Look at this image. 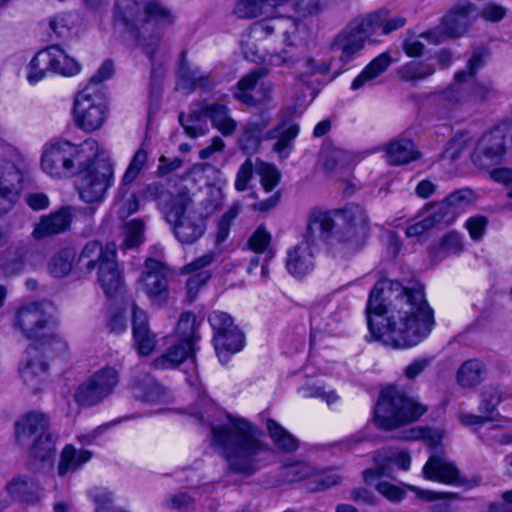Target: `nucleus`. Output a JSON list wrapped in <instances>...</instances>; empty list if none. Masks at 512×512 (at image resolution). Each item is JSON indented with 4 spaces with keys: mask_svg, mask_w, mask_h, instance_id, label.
<instances>
[{
    "mask_svg": "<svg viewBox=\"0 0 512 512\" xmlns=\"http://www.w3.org/2000/svg\"><path fill=\"white\" fill-rule=\"evenodd\" d=\"M194 352L189 343L178 340L153 363L158 369H168L189 358L185 380L195 389L199 406L193 415L202 425L210 427L211 447L226 461L228 471L250 477L260 470V455L268 451V445L261 439L262 432L255 424L246 418L222 412L207 397L199 379Z\"/></svg>",
    "mask_w": 512,
    "mask_h": 512,
    "instance_id": "1",
    "label": "nucleus"
},
{
    "mask_svg": "<svg viewBox=\"0 0 512 512\" xmlns=\"http://www.w3.org/2000/svg\"><path fill=\"white\" fill-rule=\"evenodd\" d=\"M366 316L371 338L395 349L418 345L435 323L420 283L407 287L389 279L379 280L371 289Z\"/></svg>",
    "mask_w": 512,
    "mask_h": 512,
    "instance_id": "2",
    "label": "nucleus"
},
{
    "mask_svg": "<svg viewBox=\"0 0 512 512\" xmlns=\"http://www.w3.org/2000/svg\"><path fill=\"white\" fill-rule=\"evenodd\" d=\"M148 191L166 210V220L173 225L174 234L181 243L191 244L202 237L206 229L205 219L189 210L192 200L186 188L169 195L162 185L153 183L148 186Z\"/></svg>",
    "mask_w": 512,
    "mask_h": 512,
    "instance_id": "3",
    "label": "nucleus"
},
{
    "mask_svg": "<svg viewBox=\"0 0 512 512\" xmlns=\"http://www.w3.org/2000/svg\"><path fill=\"white\" fill-rule=\"evenodd\" d=\"M115 19L121 21L138 43L149 42L150 36L161 34L156 30L171 26L175 21L172 11L159 0H150L141 8L135 1L133 5L122 10L116 3Z\"/></svg>",
    "mask_w": 512,
    "mask_h": 512,
    "instance_id": "4",
    "label": "nucleus"
},
{
    "mask_svg": "<svg viewBox=\"0 0 512 512\" xmlns=\"http://www.w3.org/2000/svg\"><path fill=\"white\" fill-rule=\"evenodd\" d=\"M17 445L29 449L30 457L46 461L53 457L57 436L51 430L50 416L38 410L21 415L14 423Z\"/></svg>",
    "mask_w": 512,
    "mask_h": 512,
    "instance_id": "5",
    "label": "nucleus"
},
{
    "mask_svg": "<svg viewBox=\"0 0 512 512\" xmlns=\"http://www.w3.org/2000/svg\"><path fill=\"white\" fill-rule=\"evenodd\" d=\"M427 407L396 387L383 389L374 411V422L383 430L417 421Z\"/></svg>",
    "mask_w": 512,
    "mask_h": 512,
    "instance_id": "6",
    "label": "nucleus"
},
{
    "mask_svg": "<svg viewBox=\"0 0 512 512\" xmlns=\"http://www.w3.org/2000/svg\"><path fill=\"white\" fill-rule=\"evenodd\" d=\"M98 155L96 140H86L80 145L68 141L56 142L47 147L41 158L43 171L55 178L75 174L91 158Z\"/></svg>",
    "mask_w": 512,
    "mask_h": 512,
    "instance_id": "7",
    "label": "nucleus"
},
{
    "mask_svg": "<svg viewBox=\"0 0 512 512\" xmlns=\"http://www.w3.org/2000/svg\"><path fill=\"white\" fill-rule=\"evenodd\" d=\"M113 184L114 167L109 161L91 158L78 169L75 186L79 198L86 203L103 202Z\"/></svg>",
    "mask_w": 512,
    "mask_h": 512,
    "instance_id": "8",
    "label": "nucleus"
},
{
    "mask_svg": "<svg viewBox=\"0 0 512 512\" xmlns=\"http://www.w3.org/2000/svg\"><path fill=\"white\" fill-rule=\"evenodd\" d=\"M478 17L479 11L473 3L459 2L447 11L436 27L421 33L420 37L435 45L447 39L460 38L470 30Z\"/></svg>",
    "mask_w": 512,
    "mask_h": 512,
    "instance_id": "9",
    "label": "nucleus"
},
{
    "mask_svg": "<svg viewBox=\"0 0 512 512\" xmlns=\"http://www.w3.org/2000/svg\"><path fill=\"white\" fill-rule=\"evenodd\" d=\"M335 224V236L347 254H354L364 246L369 220L360 206L350 204L335 210Z\"/></svg>",
    "mask_w": 512,
    "mask_h": 512,
    "instance_id": "10",
    "label": "nucleus"
},
{
    "mask_svg": "<svg viewBox=\"0 0 512 512\" xmlns=\"http://www.w3.org/2000/svg\"><path fill=\"white\" fill-rule=\"evenodd\" d=\"M373 18H355L331 41L330 51L339 53V61L346 65L364 48L365 42L373 35L377 24Z\"/></svg>",
    "mask_w": 512,
    "mask_h": 512,
    "instance_id": "11",
    "label": "nucleus"
},
{
    "mask_svg": "<svg viewBox=\"0 0 512 512\" xmlns=\"http://www.w3.org/2000/svg\"><path fill=\"white\" fill-rule=\"evenodd\" d=\"M121 365L104 366L84 382L74 393V400L83 407H93L111 396L119 383Z\"/></svg>",
    "mask_w": 512,
    "mask_h": 512,
    "instance_id": "12",
    "label": "nucleus"
},
{
    "mask_svg": "<svg viewBox=\"0 0 512 512\" xmlns=\"http://www.w3.org/2000/svg\"><path fill=\"white\" fill-rule=\"evenodd\" d=\"M168 266L160 260L147 258L137 279L136 290L143 293L153 305L162 306L169 299Z\"/></svg>",
    "mask_w": 512,
    "mask_h": 512,
    "instance_id": "13",
    "label": "nucleus"
},
{
    "mask_svg": "<svg viewBox=\"0 0 512 512\" xmlns=\"http://www.w3.org/2000/svg\"><path fill=\"white\" fill-rule=\"evenodd\" d=\"M66 350L67 343L54 335L41 343V349L37 344L30 345L25 351V356L20 366V374L24 382L32 387H36L48 369L43 355H51L54 351L64 353Z\"/></svg>",
    "mask_w": 512,
    "mask_h": 512,
    "instance_id": "14",
    "label": "nucleus"
},
{
    "mask_svg": "<svg viewBox=\"0 0 512 512\" xmlns=\"http://www.w3.org/2000/svg\"><path fill=\"white\" fill-rule=\"evenodd\" d=\"M74 117L76 125L86 132L102 127L107 117V106L102 95L91 86H86L76 95Z\"/></svg>",
    "mask_w": 512,
    "mask_h": 512,
    "instance_id": "15",
    "label": "nucleus"
},
{
    "mask_svg": "<svg viewBox=\"0 0 512 512\" xmlns=\"http://www.w3.org/2000/svg\"><path fill=\"white\" fill-rule=\"evenodd\" d=\"M56 307L50 301H37L21 306L14 317V327L27 339L38 337L54 321Z\"/></svg>",
    "mask_w": 512,
    "mask_h": 512,
    "instance_id": "16",
    "label": "nucleus"
},
{
    "mask_svg": "<svg viewBox=\"0 0 512 512\" xmlns=\"http://www.w3.org/2000/svg\"><path fill=\"white\" fill-rule=\"evenodd\" d=\"M349 313V301L339 294L313 306L310 316L312 336L316 333H332Z\"/></svg>",
    "mask_w": 512,
    "mask_h": 512,
    "instance_id": "17",
    "label": "nucleus"
},
{
    "mask_svg": "<svg viewBox=\"0 0 512 512\" xmlns=\"http://www.w3.org/2000/svg\"><path fill=\"white\" fill-rule=\"evenodd\" d=\"M422 474L427 480L446 485L466 486L467 488H473L478 485V482L475 480L462 478L456 464L446 457L444 451L430 454L423 466Z\"/></svg>",
    "mask_w": 512,
    "mask_h": 512,
    "instance_id": "18",
    "label": "nucleus"
},
{
    "mask_svg": "<svg viewBox=\"0 0 512 512\" xmlns=\"http://www.w3.org/2000/svg\"><path fill=\"white\" fill-rule=\"evenodd\" d=\"M267 74V69L258 68L243 76L237 83L235 97L248 106H259L270 102L271 85L259 83V80Z\"/></svg>",
    "mask_w": 512,
    "mask_h": 512,
    "instance_id": "19",
    "label": "nucleus"
},
{
    "mask_svg": "<svg viewBox=\"0 0 512 512\" xmlns=\"http://www.w3.org/2000/svg\"><path fill=\"white\" fill-rule=\"evenodd\" d=\"M75 212V206L63 205L46 215H42L34 225L32 237L39 241L70 231Z\"/></svg>",
    "mask_w": 512,
    "mask_h": 512,
    "instance_id": "20",
    "label": "nucleus"
},
{
    "mask_svg": "<svg viewBox=\"0 0 512 512\" xmlns=\"http://www.w3.org/2000/svg\"><path fill=\"white\" fill-rule=\"evenodd\" d=\"M375 466L365 469L362 472L363 480L366 484L372 485L376 479L382 477H392L393 465L401 470H408L411 465V457L406 451H376L373 455Z\"/></svg>",
    "mask_w": 512,
    "mask_h": 512,
    "instance_id": "21",
    "label": "nucleus"
},
{
    "mask_svg": "<svg viewBox=\"0 0 512 512\" xmlns=\"http://www.w3.org/2000/svg\"><path fill=\"white\" fill-rule=\"evenodd\" d=\"M486 52L483 49L473 51L466 70L458 71L455 76V83L443 92V97L450 103L459 104L468 100V94L465 93L466 88L463 86L469 78H473L478 70L485 64Z\"/></svg>",
    "mask_w": 512,
    "mask_h": 512,
    "instance_id": "22",
    "label": "nucleus"
},
{
    "mask_svg": "<svg viewBox=\"0 0 512 512\" xmlns=\"http://www.w3.org/2000/svg\"><path fill=\"white\" fill-rule=\"evenodd\" d=\"M299 131V125L295 121L283 119L265 133L264 140L274 141L272 151L284 160L292 153Z\"/></svg>",
    "mask_w": 512,
    "mask_h": 512,
    "instance_id": "23",
    "label": "nucleus"
},
{
    "mask_svg": "<svg viewBox=\"0 0 512 512\" xmlns=\"http://www.w3.org/2000/svg\"><path fill=\"white\" fill-rule=\"evenodd\" d=\"M509 143L512 144V120L504 121L485 133L478 146L487 158L496 159L504 155Z\"/></svg>",
    "mask_w": 512,
    "mask_h": 512,
    "instance_id": "24",
    "label": "nucleus"
},
{
    "mask_svg": "<svg viewBox=\"0 0 512 512\" xmlns=\"http://www.w3.org/2000/svg\"><path fill=\"white\" fill-rule=\"evenodd\" d=\"M317 246L302 239L287 253L286 268L295 278H303L314 270Z\"/></svg>",
    "mask_w": 512,
    "mask_h": 512,
    "instance_id": "25",
    "label": "nucleus"
},
{
    "mask_svg": "<svg viewBox=\"0 0 512 512\" xmlns=\"http://www.w3.org/2000/svg\"><path fill=\"white\" fill-rule=\"evenodd\" d=\"M36 62H45L50 71L71 77L80 72L79 63L69 57L59 45H51L36 54Z\"/></svg>",
    "mask_w": 512,
    "mask_h": 512,
    "instance_id": "26",
    "label": "nucleus"
},
{
    "mask_svg": "<svg viewBox=\"0 0 512 512\" xmlns=\"http://www.w3.org/2000/svg\"><path fill=\"white\" fill-rule=\"evenodd\" d=\"M300 22L291 16H273L257 21L252 26V32L259 36H270L274 33H281L284 41L292 44V37L299 31Z\"/></svg>",
    "mask_w": 512,
    "mask_h": 512,
    "instance_id": "27",
    "label": "nucleus"
},
{
    "mask_svg": "<svg viewBox=\"0 0 512 512\" xmlns=\"http://www.w3.org/2000/svg\"><path fill=\"white\" fill-rule=\"evenodd\" d=\"M333 231H336L335 210H314L309 215L303 239L317 246L319 242L327 240Z\"/></svg>",
    "mask_w": 512,
    "mask_h": 512,
    "instance_id": "28",
    "label": "nucleus"
},
{
    "mask_svg": "<svg viewBox=\"0 0 512 512\" xmlns=\"http://www.w3.org/2000/svg\"><path fill=\"white\" fill-rule=\"evenodd\" d=\"M117 255L115 243H106L102 245L99 241L92 240L85 244L78 257V264L81 269L87 273H91L98 269L100 264L105 261V257H113Z\"/></svg>",
    "mask_w": 512,
    "mask_h": 512,
    "instance_id": "29",
    "label": "nucleus"
},
{
    "mask_svg": "<svg viewBox=\"0 0 512 512\" xmlns=\"http://www.w3.org/2000/svg\"><path fill=\"white\" fill-rule=\"evenodd\" d=\"M132 329L134 345L139 354L149 355L156 345V339L149 329L147 313L138 306L133 307Z\"/></svg>",
    "mask_w": 512,
    "mask_h": 512,
    "instance_id": "30",
    "label": "nucleus"
},
{
    "mask_svg": "<svg viewBox=\"0 0 512 512\" xmlns=\"http://www.w3.org/2000/svg\"><path fill=\"white\" fill-rule=\"evenodd\" d=\"M130 389L134 397L143 402H158L165 396L164 388L152 375L146 372H139L134 375L130 383Z\"/></svg>",
    "mask_w": 512,
    "mask_h": 512,
    "instance_id": "31",
    "label": "nucleus"
},
{
    "mask_svg": "<svg viewBox=\"0 0 512 512\" xmlns=\"http://www.w3.org/2000/svg\"><path fill=\"white\" fill-rule=\"evenodd\" d=\"M213 344L220 363L225 365L234 354L244 348L245 337L237 327L220 336H213Z\"/></svg>",
    "mask_w": 512,
    "mask_h": 512,
    "instance_id": "32",
    "label": "nucleus"
},
{
    "mask_svg": "<svg viewBox=\"0 0 512 512\" xmlns=\"http://www.w3.org/2000/svg\"><path fill=\"white\" fill-rule=\"evenodd\" d=\"M7 493L19 502L35 504L39 501L40 486L33 477L17 475L6 485Z\"/></svg>",
    "mask_w": 512,
    "mask_h": 512,
    "instance_id": "33",
    "label": "nucleus"
},
{
    "mask_svg": "<svg viewBox=\"0 0 512 512\" xmlns=\"http://www.w3.org/2000/svg\"><path fill=\"white\" fill-rule=\"evenodd\" d=\"M97 269V280L108 297H113L123 285V278L117 262V255L106 256Z\"/></svg>",
    "mask_w": 512,
    "mask_h": 512,
    "instance_id": "34",
    "label": "nucleus"
},
{
    "mask_svg": "<svg viewBox=\"0 0 512 512\" xmlns=\"http://www.w3.org/2000/svg\"><path fill=\"white\" fill-rule=\"evenodd\" d=\"M289 0H238L234 6V14L239 19L257 18L269 9L276 8Z\"/></svg>",
    "mask_w": 512,
    "mask_h": 512,
    "instance_id": "35",
    "label": "nucleus"
},
{
    "mask_svg": "<svg viewBox=\"0 0 512 512\" xmlns=\"http://www.w3.org/2000/svg\"><path fill=\"white\" fill-rule=\"evenodd\" d=\"M391 64V56L388 52H383L371 60L361 73L352 81L351 89L358 90L365 87L385 72Z\"/></svg>",
    "mask_w": 512,
    "mask_h": 512,
    "instance_id": "36",
    "label": "nucleus"
},
{
    "mask_svg": "<svg viewBox=\"0 0 512 512\" xmlns=\"http://www.w3.org/2000/svg\"><path fill=\"white\" fill-rule=\"evenodd\" d=\"M204 117L209 119L216 129L223 135H231L235 128L236 122L229 116L227 107L220 103L201 104Z\"/></svg>",
    "mask_w": 512,
    "mask_h": 512,
    "instance_id": "37",
    "label": "nucleus"
},
{
    "mask_svg": "<svg viewBox=\"0 0 512 512\" xmlns=\"http://www.w3.org/2000/svg\"><path fill=\"white\" fill-rule=\"evenodd\" d=\"M92 458V452L89 450H79L67 444L61 452L60 461L57 467L58 474L65 476L67 473L79 470L85 463Z\"/></svg>",
    "mask_w": 512,
    "mask_h": 512,
    "instance_id": "38",
    "label": "nucleus"
},
{
    "mask_svg": "<svg viewBox=\"0 0 512 512\" xmlns=\"http://www.w3.org/2000/svg\"><path fill=\"white\" fill-rule=\"evenodd\" d=\"M0 170V189L7 191L8 195L18 199L23 189V172L16 164L10 161H3Z\"/></svg>",
    "mask_w": 512,
    "mask_h": 512,
    "instance_id": "39",
    "label": "nucleus"
},
{
    "mask_svg": "<svg viewBox=\"0 0 512 512\" xmlns=\"http://www.w3.org/2000/svg\"><path fill=\"white\" fill-rule=\"evenodd\" d=\"M486 368L478 359H469L459 367L456 379L463 388H472L479 385L485 378Z\"/></svg>",
    "mask_w": 512,
    "mask_h": 512,
    "instance_id": "40",
    "label": "nucleus"
},
{
    "mask_svg": "<svg viewBox=\"0 0 512 512\" xmlns=\"http://www.w3.org/2000/svg\"><path fill=\"white\" fill-rule=\"evenodd\" d=\"M265 427L271 441L279 450L292 453L298 449V439L274 419L268 418Z\"/></svg>",
    "mask_w": 512,
    "mask_h": 512,
    "instance_id": "41",
    "label": "nucleus"
},
{
    "mask_svg": "<svg viewBox=\"0 0 512 512\" xmlns=\"http://www.w3.org/2000/svg\"><path fill=\"white\" fill-rule=\"evenodd\" d=\"M387 160L391 165H402L417 158L414 144L410 139L400 138L386 146Z\"/></svg>",
    "mask_w": 512,
    "mask_h": 512,
    "instance_id": "42",
    "label": "nucleus"
},
{
    "mask_svg": "<svg viewBox=\"0 0 512 512\" xmlns=\"http://www.w3.org/2000/svg\"><path fill=\"white\" fill-rule=\"evenodd\" d=\"M202 323V319H199L192 312H183L176 327V336L182 343H189L190 346L194 347L195 343L200 339L198 329Z\"/></svg>",
    "mask_w": 512,
    "mask_h": 512,
    "instance_id": "43",
    "label": "nucleus"
},
{
    "mask_svg": "<svg viewBox=\"0 0 512 512\" xmlns=\"http://www.w3.org/2000/svg\"><path fill=\"white\" fill-rule=\"evenodd\" d=\"M268 120H261L259 122H249L243 128L242 134L239 138V146L241 150L247 153L257 151L262 140H264V129L268 126Z\"/></svg>",
    "mask_w": 512,
    "mask_h": 512,
    "instance_id": "44",
    "label": "nucleus"
},
{
    "mask_svg": "<svg viewBox=\"0 0 512 512\" xmlns=\"http://www.w3.org/2000/svg\"><path fill=\"white\" fill-rule=\"evenodd\" d=\"M142 51L149 57L151 64V93L158 94L159 89L156 87V80L161 79L165 74V67L162 61L157 62L155 53L159 49L160 36L153 34L150 36L149 42L138 43Z\"/></svg>",
    "mask_w": 512,
    "mask_h": 512,
    "instance_id": "45",
    "label": "nucleus"
},
{
    "mask_svg": "<svg viewBox=\"0 0 512 512\" xmlns=\"http://www.w3.org/2000/svg\"><path fill=\"white\" fill-rule=\"evenodd\" d=\"M463 249L462 236L455 231H451L441 238L439 245L431 247L429 252L434 260L441 261L447 256L460 254Z\"/></svg>",
    "mask_w": 512,
    "mask_h": 512,
    "instance_id": "46",
    "label": "nucleus"
},
{
    "mask_svg": "<svg viewBox=\"0 0 512 512\" xmlns=\"http://www.w3.org/2000/svg\"><path fill=\"white\" fill-rule=\"evenodd\" d=\"M76 252L73 248H63L56 252L49 260L47 269L54 278H64L72 270Z\"/></svg>",
    "mask_w": 512,
    "mask_h": 512,
    "instance_id": "47",
    "label": "nucleus"
},
{
    "mask_svg": "<svg viewBox=\"0 0 512 512\" xmlns=\"http://www.w3.org/2000/svg\"><path fill=\"white\" fill-rule=\"evenodd\" d=\"M179 121L186 134L191 138L203 136L208 131L206 118L204 117V112H202L201 104L197 105L195 109H192L187 116L181 113L179 115Z\"/></svg>",
    "mask_w": 512,
    "mask_h": 512,
    "instance_id": "48",
    "label": "nucleus"
},
{
    "mask_svg": "<svg viewBox=\"0 0 512 512\" xmlns=\"http://www.w3.org/2000/svg\"><path fill=\"white\" fill-rule=\"evenodd\" d=\"M186 51H181L177 71V87L190 93L197 89V78L201 72L200 68H191L186 61Z\"/></svg>",
    "mask_w": 512,
    "mask_h": 512,
    "instance_id": "49",
    "label": "nucleus"
},
{
    "mask_svg": "<svg viewBox=\"0 0 512 512\" xmlns=\"http://www.w3.org/2000/svg\"><path fill=\"white\" fill-rule=\"evenodd\" d=\"M315 474V468L305 462H296L283 465L278 477L282 483H294L302 480L309 481Z\"/></svg>",
    "mask_w": 512,
    "mask_h": 512,
    "instance_id": "50",
    "label": "nucleus"
},
{
    "mask_svg": "<svg viewBox=\"0 0 512 512\" xmlns=\"http://www.w3.org/2000/svg\"><path fill=\"white\" fill-rule=\"evenodd\" d=\"M403 440H423L432 452L443 451L440 447L442 435L438 430L428 427H414L405 430L400 436Z\"/></svg>",
    "mask_w": 512,
    "mask_h": 512,
    "instance_id": "51",
    "label": "nucleus"
},
{
    "mask_svg": "<svg viewBox=\"0 0 512 512\" xmlns=\"http://www.w3.org/2000/svg\"><path fill=\"white\" fill-rule=\"evenodd\" d=\"M436 71L433 64L423 61H411L399 69V76L403 81L418 82L424 80Z\"/></svg>",
    "mask_w": 512,
    "mask_h": 512,
    "instance_id": "52",
    "label": "nucleus"
},
{
    "mask_svg": "<svg viewBox=\"0 0 512 512\" xmlns=\"http://www.w3.org/2000/svg\"><path fill=\"white\" fill-rule=\"evenodd\" d=\"M148 160V153L147 151L141 147L139 148L136 153L134 154L129 166L127 167L120 186H119V193L124 197V195L128 191V186L135 181V179L138 177L140 171L144 168L146 162Z\"/></svg>",
    "mask_w": 512,
    "mask_h": 512,
    "instance_id": "53",
    "label": "nucleus"
},
{
    "mask_svg": "<svg viewBox=\"0 0 512 512\" xmlns=\"http://www.w3.org/2000/svg\"><path fill=\"white\" fill-rule=\"evenodd\" d=\"M340 482L341 476L335 469H328L325 471H318L315 469V474L306 483V490L309 492L325 491L340 484Z\"/></svg>",
    "mask_w": 512,
    "mask_h": 512,
    "instance_id": "54",
    "label": "nucleus"
},
{
    "mask_svg": "<svg viewBox=\"0 0 512 512\" xmlns=\"http://www.w3.org/2000/svg\"><path fill=\"white\" fill-rule=\"evenodd\" d=\"M298 393L304 398H320L325 401L328 406L339 400V396L335 390H327L325 385L320 382H307L298 389Z\"/></svg>",
    "mask_w": 512,
    "mask_h": 512,
    "instance_id": "55",
    "label": "nucleus"
},
{
    "mask_svg": "<svg viewBox=\"0 0 512 512\" xmlns=\"http://www.w3.org/2000/svg\"><path fill=\"white\" fill-rule=\"evenodd\" d=\"M456 216V211L448 205L445 199L431 205L426 214V218L432 222L433 227L437 224L449 225L455 220Z\"/></svg>",
    "mask_w": 512,
    "mask_h": 512,
    "instance_id": "56",
    "label": "nucleus"
},
{
    "mask_svg": "<svg viewBox=\"0 0 512 512\" xmlns=\"http://www.w3.org/2000/svg\"><path fill=\"white\" fill-rule=\"evenodd\" d=\"M255 172L260 176V182L265 191H272L279 183L281 174L278 169L269 163L256 159Z\"/></svg>",
    "mask_w": 512,
    "mask_h": 512,
    "instance_id": "57",
    "label": "nucleus"
},
{
    "mask_svg": "<svg viewBox=\"0 0 512 512\" xmlns=\"http://www.w3.org/2000/svg\"><path fill=\"white\" fill-rule=\"evenodd\" d=\"M29 250L25 246L16 247L3 263V270L7 275H17L23 272Z\"/></svg>",
    "mask_w": 512,
    "mask_h": 512,
    "instance_id": "58",
    "label": "nucleus"
},
{
    "mask_svg": "<svg viewBox=\"0 0 512 512\" xmlns=\"http://www.w3.org/2000/svg\"><path fill=\"white\" fill-rule=\"evenodd\" d=\"M124 241L125 248H135L144 241V223L140 219H133L125 224L124 227Z\"/></svg>",
    "mask_w": 512,
    "mask_h": 512,
    "instance_id": "59",
    "label": "nucleus"
},
{
    "mask_svg": "<svg viewBox=\"0 0 512 512\" xmlns=\"http://www.w3.org/2000/svg\"><path fill=\"white\" fill-rule=\"evenodd\" d=\"M501 401L502 396L499 388L485 387L480 395L479 411L487 416H492Z\"/></svg>",
    "mask_w": 512,
    "mask_h": 512,
    "instance_id": "60",
    "label": "nucleus"
},
{
    "mask_svg": "<svg viewBox=\"0 0 512 512\" xmlns=\"http://www.w3.org/2000/svg\"><path fill=\"white\" fill-rule=\"evenodd\" d=\"M374 16L377 18V24L373 27V34H375L379 29H382V33L387 35L395 30L402 28L406 23V19L401 16L387 19L386 13L382 11L369 14L364 18H373Z\"/></svg>",
    "mask_w": 512,
    "mask_h": 512,
    "instance_id": "61",
    "label": "nucleus"
},
{
    "mask_svg": "<svg viewBox=\"0 0 512 512\" xmlns=\"http://www.w3.org/2000/svg\"><path fill=\"white\" fill-rule=\"evenodd\" d=\"M95 212V207H76L74 222L81 225L80 233L85 237L91 236L95 230Z\"/></svg>",
    "mask_w": 512,
    "mask_h": 512,
    "instance_id": "62",
    "label": "nucleus"
},
{
    "mask_svg": "<svg viewBox=\"0 0 512 512\" xmlns=\"http://www.w3.org/2000/svg\"><path fill=\"white\" fill-rule=\"evenodd\" d=\"M208 321L214 331V336H220L228 330L237 328L232 317L223 311H213L208 316Z\"/></svg>",
    "mask_w": 512,
    "mask_h": 512,
    "instance_id": "63",
    "label": "nucleus"
},
{
    "mask_svg": "<svg viewBox=\"0 0 512 512\" xmlns=\"http://www.w3.org/2000/svg\"><path fill=\"white\" fill-rule=\"evenodd\" d=\"M475 200L474 192L469 188H462L450 193L445 201L456 211V215L461 209L471 205Z\"/></svg>",
    "mask_w": 512,
    "mask_h": 512,
    "instance_id": "64",
    "label": "nucleus"
}]
</instances>
